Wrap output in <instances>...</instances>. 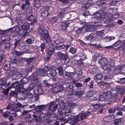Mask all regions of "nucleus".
Instances as JSON below:
<instances>
[{"mask_svg":"<svg viewBox=\"0 0 125 125\" xmlns=\"http://www.w3.org/2000/svg\"><path fill=\"white\" fill-rule=\"evenodd\" d=\"M106 15H109V16L107 18L106 20L104 21V22L105 23H109L113 20V18H116L119 17V14H115L112 16L111 15L106 13H103L100 16V13H96L94 17L97 20H99L100 21H103L105 19V17Z\"/></svg>","mask_w":125,"mask_h":125,"instance_id":"f257e3e1","label":"nucleus"},{"mask_svg":"<svg viewBox=\"0 0 125 125\" xmlns=\"http://www.w3.org/2000/svg\"><path fill=\"white\" fill-rule=\"evenodd\" d=\"M94 25L90 24L85 25L81 28H80L77 30L76 32L77 33H79L83 30L85 29V31H95L96 29V27L101 25V23L99 21L95 22Z\"/></svg>","mask_w":125,"mask_h":125,"instance_id":"f03ea898","label":"nucleus"},{"mask_svg":"<svg viewBox=\"0 0 125 125\" xmlns=\"http://www.w3.org/2000/svg\"><path fill=\"white\" fill-rule=\"evenodd\" d=\"M39 33L40 35L41 39L45 40L47 42H50V40L48 35V32L45 28L43 26L39 28Z\"/></svg>","mask_w":125,"mask_h":125,"instance_id":"7ed1b4c3","label":"nucleus"},{"mask_svg":"<svg viewBox=\"0 0 125 125\" xmlns=\"http://www.w3.org/2000/svg\"><path fill=\"white\" fill-rule=\"evenodd\" d=\"M90 113L88 112L86 113L79 114L75 116L74 119H73V121L71 122V125H75L76 123L80 120H82L85 119L86 117L91 115Z\"/></svg>","mask_w":125,"mask_h":125,"instance_id":"20e7f679","label":"nucleus"},{"mask_svg":"<svg viewBox=\"0 0 125 125\" xmlns=\"http://www.w3.org/2000/svg\"><path fill=\"white\" fill-rule=\"evenodd\" d=\"M99 100L102 102L104 100V104L103 105L110 104H111V102L113 101V99L109 97L107 95V93L106 92H104L103 95H100L99 97Z\"/></svg>","mask_w":125,"mask_h":125,"instance_id":"39448f33","label":"nucleus"},{"mask_svg":"<svg viewBox=\"0 0 125 125\" xmlns=\"http://www.w3.org/2000/svg\"><path fill=\"white\" fill-rule=\"evenodd\" d=\"M54 42L53 43H51L52 45L49 47L48 49V54L50 55H51L55 51V48L54 47L56 46V45L61 43L60 40L58 39L54 41Z\"/></svg>","mask_w":125,"mask_h":125,"instance_id":"423d86ee","label":"nucleus"},{"mask_svg":"<svg viewBox=\"0 0 125 125\" xmlns=\"http://www.w3.org/2000/svg\"><path fill=\"white\" fill-rule=\"evenodd\" d=\"M107 59L104 58H102L98 61L99 63L102 66V68L104 70L108 69L110 67V65L107 63Z\"/></svg>","mask_w":125,"mask_h":125,"instance_id":"0eeeda50","label":"nucleus"},{"mask_svg":"<svg viewBox=\"0 0 125 125\" xmlns=\"http://www.w3.org/2000/svg\"><path fill=\"white\" fill-rule=\"evenodd\" d=\"M55 104V102L54 101L51 102L49 105V108L48 113L47 114V116L48 117L50 116V115L52 114V112H54L56 111V109L57 108L58 105L56 104L55 106L53 107L52 109V106L54 105Z\"/></svg>","mask_w":125,"mask_h":125,"instance_id":"6e6552de","label":"nucleus"},{"mask_svg":"<svg viewBox=\"0 0 125 125\" xmlns=\"http://www.w3.org/2000/svg\"><path fill=\"white\" fill-rule=\"evenodd\" d=\"M58 55L60 58L61 62L62 64L67 63L69 62V59L67 55L59 52L58 53Z\"/></svg>","mask_w":125,"mask_h":125,"instance_id":"1a4fd4ad","label":"nucleus"},{"mask_svg":"<svg viewBox=\"0 0 125 125\" xmlns=\"http://www.w3.org/2000/svg\"><path fill=\"white\" fill-rule=\"evenodd\" d=\"M65 119L63 117H62L59 119V120L61 121H63L67 123L69 120H71V119H73L71 116L70 115V111H68L67 110L65 111Z\"/></svg>","mask_w":125,"mask_h":125,"instance_id":"9d476101","label":"nucleus"},{"mask_svg":"<svg viewBox=\"0 0 125 125\" xmlns=\"http://www.w3.org/2000/svg\"><path fill=\"white\" fill-rule=\"evenodd\" d=\"M10 31L14 35V36H16L21 33V31H23L22 30H20L19 27L18 26H16L13 27L12 29H10Z\"/></svg>","mask_w":125,"mask_h":125,"instance_id":"9b49d317","label":"nucleus"},{"mask_svg":"<svg viewBox=\"0 0 125 125\" xmlns=\"http://www.w3.org/2000/svg\"><path fill=\"white\" fill-rule=\"evenodd\" d=\"M21 85V84H19L18 82H15L12 83L10 87H9V89H10L11 88L14 87L17 90H19L21 88V87H20V85Z\"/></svg>","mask_w":125,"mask_h":125,"instance_id":"f8f14e48","label":"nucleus"},{"mask_svg":"<svg viewBox=\"0 0 125 125\" xmlns=\"http://www.w3.org/2000/svg\"><path fill=\"white\" fill-rule=\"evenodd\" d=\"M36 74L37 75L39 76H42L43 75H47V73L45 72V71L42 69H38L36 70Z\"/></svg>","mask_w":125,"mask_h":125,"instance_id":"ddd939ff","label":"nucleus"},{"mask_svg":"<svg viewBox=\"0 0 125 125\" xmlns=\"http://www.w3.org/2000/svg\"><path fill=\"white\" fill-rule=\"evenodd\" d=\"M10 107H11V110L15 112H17L19 111V110L17 109V107L14 106V104L13 103H9L7 106L6 107V109H8Z\"/></svg>","mask_w":125,"mask_h":125,"instance_id":"4468645a","label":"nucleus"},{"mask_svg":"<svg viewBox=\"0 0 125 125\" xmlns=\"http://www.w3.org/2000/svg\"><path fill=\"white\" fill-rule=\"evenodd\" d=\"M66 10L64 9H62L58 14V17L60 20H61L62 18H63V15L64 14L69 13V12L68 11H66Z\"/></svg>","mask_w":125,"mask_h":125,"instance_id":"2eb2a0df","label":"nucleus"},{"mask_svg":"<svg viewBox=\"0 0 125 125\" xmlns=\"http://www.w3.org/2000/svg\"><path fill=\"white\" fill-rule=\"evenodd\" d=\"M47 75H50L52 76H55L57 74V72L56 70L54 69L51 68L49 71H48Z\"/></svg>","mask_w":125,"mask_h":125,"instance_id":"dca6fc26","label":"nucleus"},{"mask_svg":"<svg viewBox=\"0 0 125 125\" xmlns=\"http://www.w3.org/2000/svg\"><path fill=\"white\" fill-rule=\"evenodd\" d=\"M63 88L62 86L60 84H57L55 86V87L54 89L55 92H58L62 90Z\"/></svg>","mask_w":125,"mask_h":125,"instance_id":"f3484780","label":"nucleus"},{"mask_svg":"<svg viewBox=\"0 0 125 125\" xmlns=\"http://www.w3.org/2000/svg\"><path fill=\"white\" fill-rule=\"evenodd\" d=\"M109 94L111 96H116L118 94V92L115 89H111L109 93Z\"/></svg>","mask_w":125,"mask_h":125,"instance_id":"a211bd4d","label":"nucleus"},{"mask_svg":"<svg viewBox=\"0 0 125 125\" xmlns=\"http://www.w3.org/2000/svg\"><path fill=\"white\" fill-rule=\"evenodd\" d=\"M68 24L65 21H63L60 23V26L63 30H66L68 27Z\"/></svg>","mask_w":125,"mask_h":125,"instance_id":"6ab92c4d","label":"nucleus"},{"mask_svg":"<svg viewBox=\"0 0 125 125\" xmlns=\"http://www.w3.org/2000/svg\"><path fill=\"white\" fill-rule=\"evenodd\" d=\"M22 76V74L21 73L18 72H17L13 74L12 76L13 78L15 77L14 79H18Z\"/></svg>","mask_w":125,"mask_h":125,"instance_id":"aec40b11","label":"nucleus"},{"mask_svg":"<svg viewBox=\"0 0 125 125\" xmlns=\"http://www.w3.org/2000/svg\"><path fill=\"white\" fill-rule=\"evenodd\" d=\"M94 34L92 33L85 37L84 39L86 41H90L91 40V41H92V39H94Z\"/></svg>","mask_w":125,"mask_h":125,"instance_id":"412c9836","label":"nucleus"},{"mask_svg":"<svg viewBox=\"0 0 125 125\" xmlns=\"http://www.w3.org/2000/svg\"><path fill=\"white\" fill-rule=\"evenodd\" d=\"M21 27L22 29V30H24L26 31L29 29L30 27V24L27 22H26L21 26Z\"/></svg>","mask_w":125,"mask_h":125,"instance_id":"4be33fe9","label":"nucleus"},{"mask_svg":"<svg viewBox=\"0 0 125 125\" xmlns=\"http://www.w3.org/2000/svg\"><path fill=\"white\" fill-rule=\"evenodd\" d=\"M27 20L30 21H32V22H36L37 20L34 18V17L33 15H31L27 18Z\"/></svg>","mask_w":125,"mask_h":125,"instance_id":"5701e85b","label":"nucleus"},{"mask_svg":"<svg viewBox=\"0 0 125 125\" xmlns=\"http://www.w3.org/2000/svg\"><path fill=\"white\" fill-rule=\"evenodd\" d=\"M22 31H21V33L19 34V36L21 35V36L25 37L27 36H29V33L26 31L22 30Z\"/></svg>","mask_w":125,"mask_h":125,"instance_id":"b1692460","label":"nucleus"},{"mask_svg":"<svg viewBox=\"0 0 125 125\" xmlns=\"http://www.w3.org/2000/svg\"><path fill=\"white\" fill-rule=\"evenodd\" d=\"M16 22L18 23H21L22 22V20L21 17L19 15L16 16L15 18Z\"/></svg>","mask_w":125,"mask_h":125,"instance_id":"393cba45","label":"nucleus"},{"mask_svg":"<svg viewBox=\"0 0 125 125\" xmlns=\"http://www.w3.org/2000/svg\"><path fill=\"white\" fill-rule=\"evenodd\" d=\"M116 111H119L118 105L115 107L113 109H111L109 110L108 112L110 114H112L115 112Z\"/></svg>","mask_w":125,"mask_h":125,"instance_id":"a878e982","label":"nucleus"},{"mask_svg":"<svg viewBox=\"0 0 125 125\" xmlns=\"http://www.w3.org/2000/svg\"><path fill=\"white\" fill-rule=\"evenodd\" d=\"M115 37L114 36L107 37L104 38L105 42H108L111 41L115 39Z\"/></svg>","mask_w":125,"mask_h":125,"instance_id":"bb28decb","label":"nucleus"},{"mask_svg":"<svg viewBox=\"0 0 125 125\" xmlns=\"http://www.w3.org/2000/svg\"><path fill=\"white\" fill-rule=\"evenodd\" d=\"M25 44L24 42H22L18 46V48L21 50H24L25 48Z\"/></svg>","mask_w":125,"mask_h":125,"instance_id":"cd10ccee","label":"nucleus"},{"mask_svg":"<svg viewBox=\"0 0 125 125\" xmlns=\"http://www.w3.org/2000/svg\"><path fill=\"white\" fill-rule=\"evenodd\" d=\"M44 107L43 105L37 106L36 108V111L37 112H40L42 111Z\"/></svg>","mask_w":125,"mask_h":125,"instance_id":"c85d7f7f","label":"nucleus"},{"mask_svg":"<svg viewBox=\"0 0 125 125\" xmlns=\"http://www.w3.org/2000/svg\"><path fill=\"white\" fill-rule=\"evenodd\" d=\"M103 105H104L98 103L94 104L93 106L94 109H98L100 108L101 107V106H102Z\"/></svg>","mask_w":125,"mask_h":125,"instance_id":"c756f323","label":"nucleus"},{"mask_svg":"<svg viewBox=\"0 0 125 125\" xmlns=\"http://www.w3.org/2000/svg\"><path fill=\"white\" fill-rule=\"evenodd\" d=\"M122 69L123 70H125V66L124 65H122L121 66H117L115 69V71L116 70H121Z\"/></svg>","mask_w":125,"mask_h":125,"instance_id":"7c9ffc66","label":"nucleus"},{"mask_svg":"<svg viewBox=\"0 0 125 125\" xmlns=\"http://www.w3.org/2000/svg\"><path fill=\"white\" fill-rule=\"evenodd\" d=\"M85 93L84 91L83 90L77 91L75 92L76 95L78 96H80L82 95Z\"/></svg>","mask_w":125,"mask_h":125,"instance_id":"2f4dec72","label":"nucleus"},{"mask_svg":"<svg viewBox=\"0 0 125 125\" xmlns=\"http://www.w3.org/2000/svg\"><path fill=\"white\" fill-rule=\"evenodd\" d=\"M15 105H16V106H15L14 105V106H15L17 107V109L19 110V111H20V109H18V107H19L20 108H23L25 106L24 105H22L21 104L19 103H17L16 104H15Z\"/></svg>","mask_w":125,"mask_h":125,"instance_id":"473e14b6","label":"nucleus"},{"mask_svg":"<svg viewBox=\"0 0 125 125\" xmlns=\"http://www.w3.org/2000/svg\"><path fill=\"white\" fill-rule=\"evenodd\" d=\"M58 19L57 17H52L51 19V21L52 24L54 23L57 21Z\"/></svg>","mask_w":125,"mask_h":125,"instance_id":"72a5a7b5","label":"nucleus"},{"mask_svg":"<svg viewBox=\"0 0 125 125\" xmlns=\"http://www.w3.org/2000/svg\"><path fill=\"white\" fill-rule=\"evenodd\" d=\"M57 69L58 70L59 74L60 75H62L63 73V70L62 69V67L61 66H59L57 68Z\"/></svg>","mask_w":125,"mask_h":125,"instance_id":"f704fd0d","label":"nucleus"},{"mask_svg":"<svg viewBox=\"0 0 125 125\" xmlns=\"http://www.w3.org/2000/svg\"><path fill=\"white\" fill-rule=\"evenodd\" d=\"M49 14L48 12V11H44L42 13V16L44 18L47 17Z\"/></svg>","mask_w":125,"mask_h":125,"instance_id":"c9c22d12","label":"nucleus"},{"mask_svg":"<svg viewBox=\"0 0 125 125\" xmlns=\"http://www.w3.org/2000/svg\"><path fill=\"white\" fill-rule=\"evenodd\" d=\"M65 75L66 76L68 77H71L74 74L73 73H69L67 72H65Z\"/></svg>","mask_w":125,"mask_h":125,"instance_id":"e433bc0d","label":"nucleus"},{"mask_svg":"<svg viewBox=\"0 0 125 125\" xmlns=\"http://www.w3.org/2000/svg\"><path fill=\"white\" fill-rule=\"evenodd\" d=\"M40 0H35V6L36 8H38L40 6Z\"/></svg>","mask_w":125,"mask_h":125,"instance_id":"4c0bfd02","label":"nucleus"},{"mask_svg":"<svg viewBox=\"0 0 125 125\" xmlns=\"http://www.w3.org/2000/svg\"><path fill=\"white\" fill-rule=\"evenodd\" d=\"M97 35L101 38H102L104 35V33L103 31H99L97 32Z\"/></svg>","mask_w":125,"mask_h":125,"instance_id":"58836bf2","label":"nucleus"},{"mask_svg":"<svg viewBox=\"0 0 125 125\" xmlns=\"http://www.w3.org/2000/svg\"><path fill=\"white\" fill-rule=\"evenodd\" d=\"M118 91L120 94L121 95L123 94L124 92V88L123 87H119L118 88Z\"/></svg>","mask_w":125,"mask_h":125,"instance_id":"ea45409f","label":"nucleus"},{"mask_svg":"<svg viewBox=\"0 0 125 125\" xmlns=\"http://www.w3.org/2000/svg\"><path fill=\"white\" fill-rule=\"evenodd\" d=\"M76 51V49L75 48L72 47L69 50V52L73 54H74Z\"/></svg>","mask_w":125,"mask_h":125,"instance_id":"a19ab883","label":"nucleus"},{"mask_svg":"<svg viewBox=\"0 0 125 125\" xmlns=\"http://www.w3.org/2000/svg\"><path fill=\"white\" fill-rule=\"evenodd\" d=\"M29 81L28 79L26 78H23L21 80V83L25 84L27 83Z\"/></svg>","mask_w":125,"mask_h":125,"instance_id":"79ce46f5","label":"nucleus"},{"mask_svg":"<svg viewBox=\"0 0 125 125\" xmlns=\"http://www.w3.org/2000/svg\"><path fill=\"white\" fill-rule=\"evenodd\" d=\"M33 116L35 118L36 121L38 122H39L41 120V118L38 116H37L35 115H33Z\"/></svg>","mask_w":125,"mask_h":125,"instance_id":"37998d69","label":"nucleus"},{"mask_svg":"<svg viewBox=\"0 0 125 125\" xmlns=\"http://www.w3.org/2000/svg\"><path fill=\"white\" fill-rule=\"evenodd\" d=\"M119 111H125V106L121 105L120 106L118 105Z\"/></svg>","mask_w":125,"mask_h":125,"instance_id":"c03bdc74","label":"nucleus"},{"mask_svg":"<svg viewBox=\"0 0 125 125\" xmlns=\"http://www.w3.org/2000/svg\"><path fill=\"white\" fill-rule=\"evenodd\" d=\"M121 43V41L120 40H118L114 44H113V48L119 45Z\"/></svg>","mask_w":125,"mask_h":125,"instance_id":"a18cd8bd","label":"nucleus"},{"mask_svg":"<svg viewBox=\"0 0 125 125\" xmlns=\"http://www.w3.org/2000/svg\"><path fill=\"white\" fill-rule=\"evenodd\" d=\"M46 46V44L44 43H43L40 46L41 50L42 52H43L45 49Z\"/></svg>","mask_w":125,"mask_h":125,"instance_id":"49530a36","label":"nucleus"},{"mask_svg":"<svg viewBox=\"0 0 125 125\" xmlns=\"http://www.w3.org/2000/svg\"><path fill=\"white\" fill-rule=\"evenodd\" d=\"M56 49L59 50H61V49L64 48L65 47L64 45H62L60 46H55Z\"/></svg>","mask_w":125,"mask_h":125,"instance_id":"de8ad7c7","label":"nucleus"},{"mask_svg":"<svg viewBox=\"0 0 125 125\" xmlns=\"http://www.w3.org/2000/svg\"><path fill=\"white\" fill-rule=\"evenodd\" d=\"M44 70L45 72L47 73L48 71H49V70H50L51 69L50 67H49L47 66H45L43 67Z\"/></svg>","mask_w":125,"mask_h":125,"instance_id":"09e8293b","label":"nucleus"},{"mask_svg":"<svg viewBox=\"0 0 125 125\" xmlns=\"http://www.w3.org/2000/svg\"><path fill=\"white\" fill-rule=\"evenodd\" d=\"M4 44V48L5 49H7L9 48L10 46V45L9 43L8 42L6 43H5Z\"/></svg>","mask_w":125,"mask_h":125,"instance_id":"8fccbe9b","label":"nucleus"},{"mask_svg":"<svg viewBox=\"0 0 125 125\" xmlns=\"http://www.w3.org/2000/svg\"><path fill=\"white\" fill-rule=\"evenodd\" d=\"M95 77L97 79L101 80L103 77V75L102 74H98L96 75Z\"/></svg>","mask_w":125,"mask_h":125,"instance_id":"3c124183","label":"nucleus"},{"mask_svg":"<svg viewBox=\"0 0 125 125\" xmlns=\"http://www.w3.org/2000/svg\"><path fill=\"white\" fill-rule=\"evenodd\" d=\"M100 56V55L98 53H95L94 56V60L95 61L96 60V59L99 58Z\"/></svg>","mask_w":125,"mask_h":125,"instance_id":"603ef678","label":"nucleus"},{"mask_svg":"<svg viewBox=\"0 0 125 125\" xmlns=\"http://www.w3.org/2000/svg\"><path fill=\"white\" fill-rule=\"evenodd\" d=\"M80 57V59L82 60H85L86 59V57L85 55L83 53L82 55H79Z\"/></svg>","mask_w":125,"mask_h":125,"instance_id":"864d4df0","label":"nucleus"},{"mask_svg":"<svg viewBox=\"0 0 125 125\" xmlns=\"http://www.w3.org/2000/svg\"><path fill=\"white\" fill-rule=\"evenodd\" d=\"M4 53V51L2 50H0V60L2 59L3 58L2 56Z\"/></svg>","mask_w":125,"mask_h":125,"instance_id":"5fc2aeb1","label":"nucleus"},{"mask_svg":"<svg viewBox=\"0 0 125 125\" xmlns=\"http://www.w3.org/2000/svg\"><path fill=\"white\" fill-rule=\"evenodd\" d=\"M10 114V113L8 111L5 112L3 114V116L4 117H7L8 115Z\"/></svg>","mask_w":125,"mask_h":125,"instance_id":"6e6d98bb","label":"nucleus"},{"mask_svg":"<svg viewBox=\"0 0 125 125\" xmlns=\"http://www.w3.org/2000/svg\"><path fill=\"white\" fill-rule=\"evenodd\" d=\"M15 53L16 55L18 56H20L22 54V53H25V52H18L17 51H16L15 52Z\"/></svg>","mask_w":125,"mask_h":125,"instance_id":"4d7b16f0","label":"nucleus"},{"mask_svg":"<svg viewBox=\"0 0 125 125\" xmlns=\"http://www.w3.org/2000/svg\"><path fill=\"white\" fill-rule=\"evenodd\" d=\"M91 6V4L90 3H87L86 4H85V5L84 7L85 9H87L89 7Z\"/></svg>","mask_w":125,"mask_h":125,"instance_id":"13d9d810","label":"nucleus"},{"mask_svg":"<svg viewBox=\"0 0 125 125\" xmlns=\"http://www.w3.org/2000/svg\"><path fill=\"white\" fill-rule=\"evenodd\" d=\"M81 60L80 59V60H78L77 61V63L79 65H81V64H83V62H82Z\"/></svg>","mask_w":125,"mask_h":125,"instance_id":"bf43d9fd","label":"nucleus"},{"mask_svg":"<svg viewBox=\"0 0 125 125\" xmlns=\"http://www.w3.org/2000/svg\"><path fill=\"white\" fill-rule=\"evenodd\" d=\"M43 84L46 86H50V84H49L46 81H44L43 82Z\"/></svg>","mask_w":125,"mask_h":125,"instance_id":"052dcab7","label":"nucleus"},{"mask_svg":"<svg viewBox=\"0 0 125 125\" xmlns=\"http://www.w3.org/2000/svg\"><path fill=\"white\" fill-rule=\"evenodd\" d=\"M26 42L28 44H31L32 42V40L31 39H29L27 40Z\"/></svg>","mask_w":125,"mask_h":125,"instance_id":"680f3d73","label":"nucleus"},{"mask_svg":"<svg viewBox=\"0 0 125 125\" xmlns=\"http://www.w3.org/2000/svg\"><path fill=\"white\" fill-rule=\"evenodd\" d=\"M103 120L105 122H108L109 120V117H104L103 119Z\"/></svg>","mask_w":125,"mask_h":125,"instance_id":"e2e57ef3","label":"nucleus"},{"mask_svg":"<svg viewBox=\"0 0 125 125\" xmlns=\"http://www.w3.org/2000/svg\"><path fill=\"white\" fill-rule=\"evenodd\" d=\"M123 114V113L121 111L118 112L116 113V115H122Z\"/></svg>","mask_w":125,"mask_h":125,"instance_id":"0e129e2a","label":"nucleus"},{"mask_svg":"<svg viewBox=\"0 0 125 125\" xmlns=\"http://www.w3.org/2000/svg\"><path fill=\"white\" fill-rule=\"evenodd\" d=\"M91 79L90 77H89L87 79H86L84 80V82L85 83H87L91 80Z\"/></svg>","mask_w":125,"mask_h":125,"instance_id":"69168bd1","label":"nucleus"},{"mask_svg":"<svg viewBox=\"0 0 125 125\" xmlns=\"http://www.w3.org/2000/svg\"><path fill=\"white\" fill-rule=\"evenodd\" d=\"M76 85L77 87H79L82 86V84L81 83H76Z\"/></svg>","mask_w":125,"mask_h":125,"instance_id":"338daca9","label":"nucleus"},{"mask_svg":"<svg viewBox=\"0 0 125 125\" xmlns=\"http://www.w3.org/2000/svg\"><path fill=\"white\" fill-rule=\"evenodd\" d=\"M120 82L121 83H125V78H122L120 80Z\"/></svg>","mask_w":125,"mask_h":125,"instance_id":"774afa93","label":"nucleus"}]
</instances>
